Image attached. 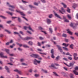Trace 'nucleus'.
Returning <instances> with one entry per match:
<instances>
[{
  "label": "nucleus",
  "mask_w": 78,
  "mask_h": 78,
  "mask_svg": "<svg viewBox=\"0 0 78 78\" xmlns=\"http://www.w3.org/2000/svg\"><path fill=\"white\" fill-rule=\"evenodd\" d=\"M49 30L51 33H52L53 32V30H52V29L51 28H49Z\"/></svg>",
  "instance_id": "nucleus-39"
},
{
  "label": "nucleus",
  "mask_w": 78,
  "mask_h": 78,
  "mask_svg": "<svg viewBox=\"0 0 78 78\" xmlns=\"http://www.w3.org/2000/svg\"><path fill=\"white\" fill-rule=\"evenodd\" d=\"M9 55L10 56H14V54H9Z\"/></svg>",
  "instance_id": "nucleus-45"
},
{
  "label": "nucleus",
  "mask_w": 78,
  "mask_h": 78,
  "mask_svg": "<svg viewBox=\"0 0 78 78\" xmlns=\"http://www.w3.org/2000/svg\"><path fill=\"white\" fill-rule=\"evenodd\" d=\"M5 51L6 52V53H8V54H9V49H5Z\"/></svg>",
  "instance_id": "nucleus-30"
},
{
  "label": "nucleus",
  "mask_w": 78,
  "mask_h": 78,
  "mask_svg": "<svg viewBox=\"0 0 78 78\" xmlns=\"http://www.w3.org/2000/svg\"><path fill=\"white\" fill-rule=\"evenodd\" d=\"M28 28L29 30H30V31H32L33 32H34V30H33V29L32 28H31V27H30V26H29Z\"/></svg>",
  "instance_id": "nucleus-13"
},
{
  "label": "nucleus",
  "mask_w": 78,
  "mask_h": 78,
  "mask_svg": "<svg viewBox=\"0 0 78 78\" xmlns=\"http://www.w3.org/2000/svg\"><path fill=\"white\" fill-rule=\"evenodd\" d=\"M30 56L32 57H34V58H37L39 57V55L37 54H32Z\"/></svg>",
  "instance_id": "nucleus-6"
},
{
  "label": "nucleus",
  "mask_w": 78,
  "mask_h": 78,
  "mask_svg": "<svg viewBox=\"0 0 78 78\" xmlns=\"http://www.w3.org/2000/svg\"><path fill=\"white\" fill-rule=\"evenodd\" d=\"M41 71H43V72L44 73H48L47 71L45 70H44L43 69H41Z\"/></svg>",
  "instance_id": "nucleus-21"
},
{
  "label": "nucleus",
  "mask_w": 78,
  "mask_h": 78,
  "mask_svg": "<svg viewBox=\"0 0 78 78\" xmlns=\"http://www.w3.org/2000/svg\"><path fill=\"white\" fill-rule=\"evenodd\" d=\"M63 49H64V50H66V51H68V50H69V49H68V48H67L66 47H63Z\"/></svg>",
  "instance_id": "nucleus-29"
},
{
  "label": "nucleus",
  "mask_w": 78,
  "mask_h": 78,
  "mask_svg": "<svg viewBox=\"0 0 78 78\" xmlns=\"http://www.w3.org/2000/svg\"><path fill=\"white\" fill-rule=\"evenodd\" d=\"M5 31H6V32H7V33H8L9 34H11V32L7 30H5Z\"/></svg>",
  "instance_id": "nucleus-27"
},
{
  "label": "nucleus",
  "mask_w": 78,
  "mask_h": 78,
  "mask_svg": "<svg viewBox=\"0 0 78 78\" xmlns=\"http://www.w3.org/2000/svg\"><path fill=\"white\" fill-rule=\"evenodd\" d=\"M75 70H78V66L76 67L75 68Z\"/></svg>",
  "instance_id": "nucleus-46"
},
{
  "label": "nucleus",
  "mask_w": 78,
  "mask_h": 78,
  "mask_svg": "<svg viewBox=\"0 0 78 78\" xmlns=\"http://www.w3.org/2000/svg\"><path fill=\"white\" fill-rule=\"evenodd\" d=\"M6 12L7 13H8V14H10V15H11V16H12L13 13H11V12H9L8 11H7Z\"/></svg>",
  "instance_id": "nucleus-24"
},
{
  "label": "nucleus",
  "mask_w": 78,
  "mask_h": 78,
  "mask_svg": "<svg viewBox=\"0 0 78 78\" xmlns=\"http://www.w3.org/2000/svg\"><path fill=\"white\" fill-rule=\"evenodd\" d=\"M41 63V61H38L36 60V59H35L34 60V64H35V65H37L38 64H40Z\"/></svg>",
  "instance_id": "nucleus-2"
},
{
  "label": "nucleus",
  "mask_w": 78,
  "mask_h": 78,
  "mask_svg": "<svg viewBox=\"0 0 78 78\" xmlns=\"http://www.w3.org/2000/svg\"><path fill=\"white\" fill-rule=\"evenodd\" d=\"M67 12H70V10L69 9V8H67Z\"/></svg>",
  "instance_id": "nucleus-42"
},
{
  "label": "nucleus",
  "mask_w": 78,
  "mask_h": 78,
  "mask_svg": "<svg viewBox=\"0 0 78 78\" xmlns=\"http://www.w3.org/2000/svg\"><path fill=\"white\" fill-rule=\"evenodd\" d=\"M52 16H53V15L51 14L49 16V18H51V17H52Z\"/></svg>",
  "instance_id": "nucleus-44"
},
{
  "label": "nucleus",
  "mask_w": 78,
  "mask_h": 78,
  "mask_svg": "<svg viewBox=\"0 0 78 78\" xmlns=\"http://www.w3.org/2000/svg\"><path fill=\"white\" fill-rule=\"evenodd\" d=\"M16 44L17 45H19L20 47H22V44H20L18 43H17Z\"/></svg>",
  "instance_id": "nucleus-37"
},
{
  "label": "nucleus",
  "mask_w": 78,
  "mask_h": 78,
  "mask_svg": "<svg viewBox=\"0 0 78 78\" xmlns=\"http://www.w3.org/2000/svg\"><path fill=\"white\" fill-rule=\"evenodd\" d=\"M16 11L17 12H19V13H20L21 15L23 16H25V14H24L23 12H21L20 10H16Z\"/></svg>",
  "instance_id": "nucleus-9"
},
{
  "label": "nucleus",
  "mask_w": 78,
  "mask_h": 78,
  "mask_svg": "<svg viewBox=\"0 0 78 78\" xmlns=\"http://www.w3.org/2000/svg\"><path fill=\"white\" fill-rule=\"evenodd\" d=\"M65 42H69V40H68V39H65Z\"/></svg>",
  "instance_id": "nucleus-47"
},
{
  "label": "nucleus",
  "mask_w": 78,
  "mask_h": 78,
  "mask_svg": "<svg viewBox=\"0 0 78 78\" xmlns=\"http://www.w3.org/2000/svg\"><path fill=\"white\" fill-rule=\"evenodd\" d=\"M60 58L59 56H58L57 57H56V61H58L59 59V58Z\"/></svg>",
  "instance_id": "nucleus-33"
},
{
  "label": "nucleus",
  "mask_w": 78,
  "mask_h": 78,
  "mask_svg": "<svg viewBox=\"0 0 78 78\" xmlns=\"http://www.w3.org/2000/svg\"><path fill=\"white\" fill-rule=\"evenodd\" d=\"M9 42L10 44H11V43H12V42H13V40H11Z\"/></svg>",
  "instance_id": "nucleus-53"
},
{
  "label": "nucleus",
  "mask_w": 78,
  "mask_h": 78,
  "mask_svg": "<svg viewBox=\"0 0 78 78\" xmlns=\"http://www.w3.org/2000/svg\"><path fill=\"white\" fill-rule=\"evenodd\" d=\"M14 72H17L18 73H19L20 75H22V73H21V71H20L17 69H15L14 70Z\"/></svg>",
  "instance_id": "nucleus-7"
},
{
  "label": "nucleus",
  "mask_w": 78,
  "mask_h": 78,
  "mask_svg": "<svg viewBox=\"0 0 78 78\" xmlns=\"http://www.w3.org/2000/svg\"><path fill=\"white\" fill-rule=\"evenodd\" d=\"M23 47H25V48H28L29 47V46H28L27 45L24 44L23 45Z\"/></svg>",
  "instance_id": "nucleus-34"
},
{
  "label": "nucleus",
  "mask_w": 78,
  "mask_h": 78,
  "mask_svg": "<svg viewBox=\"0 0 78 78\" xmlns=\"http://www.w3.org/2000/svg\"><path fill=\"white\" fill-rule=\"evenodd\" d=\"M70 26L71 27L73 28V29H75L76 28V24L75 23H71Z\"/></svg>",
  "instance_id": "nucleus-1"
},
{
  "label": "nucleus",
  "mask_w": 78,
  "mask_h": 78,
  "mask_svg": "<svg viewBox=\"0 0 78 78\" xmlns=\"http://www.w3.org/2000/svg\"><path fill=\"white\" fill-rule=\"evenodd\" d=\"M73 72L74 74L75 75H78V73L77 72V71H76L75 70H74L73 71Z\"/></svg>",
  "instance_id": "nucleus-18"
},
{
  "label": "nucleus",
  "mask_w": 78,
  "mask_h": 78,
  "mask_svg": "<svg viewBox=\"0 0 78 78\" xmlns=\"http://www.w3.org/2000/svg\"><path fill=\"white\" fill-rule=\"evenodd\" d=\"M22 1L23 3H28V2H27L26 1H23V0H22Z\"/></svg>",
  "instance_id": "nucleus-41"
},
{
  "label": "nucleus",
  "mask_w": 78,
  "mask_h": 78,
  "mask_svg": "<svg viewBox=\"0 0 78 78\" xmlns=\"http://www.w3.org/2000/svg\"><path fill=\"white\" fill-rule=\"evenodd\" d=\"M62 36L63 37H67V35L65 34H63L62 35Z\"/></svg>",
  "instance_id": "nucleus-49"
},
{
  "label": "nucleus",
  "mask_w": 78,
  "mask_h": 78,
  "mask_svg": "<svg viewBox=\"0 0 78 78\" xmlns=\"http://www.w3.org/2000/svg\"><path fill=\"white\" fill-rule=\"evenodd\" d=\"M53 73L54 74L55 76H59V75H58L56 73V72H53Z\"/></svg>",
  "instance_id": "nucleus-31"
},
{
  "label": "nucleus",
  "mask_w": 78,
  "mask_h": 78,
  "mask_svg": "<svg viewBox=\"0 0 78 78\" xmlns=\"http://www.w3.org/2000/svg\"><path fill=\"white\" fill-rule=\"evenodd\" d=\"M57 46L58 48V50H59L60 51H61V52H62V49H61V47L60 46L58 45H57Z\"/></svg>",
  "instance_id": "nucleus-11"
},
{
  "label": "nucleus",
  "mask_w": 78,
  "mask_h": 78,
  "mask_svg": "<svg viewBox=\"0 0 78 78\" xmlns=\"http://www.w3.org/2000/svg\"><path fill=\"white\" fill-rule=\"evenodd\" d=\"M51 53L52 54L51 57L52 58H55V56H54V51L53 49H52L51 51Z\"/></svg>",
  "instance_id": "nucleus-4"
},
{
  "label": "nucleus",
  "mask_w": 78,
  "mask_h": 78,
  "mask_svg": "<svg viewBox=\"0 0 78 78\" xmlns=\"http://www.w3.org/2000/svg\"><path fill=\"white\" fill-rule=\"evenodd\" d=\"M31 38L29 37H27L26 38V40H28V39H30Z\"/></svg>",
  "instance_id": "nucleus-60"
},
{
  "label": "nucleus",
  "mask_w": 78,
  "mask_h": 78,
  "mask_svg": "<svg viewBox=\"0 0 78 78\" xmlns=\"http://www.w3.org/2000/svg\"><path fill=\"white\" fill-rule=\"evenodd\" d=\"M22 65H23V66H27V64L24 63H22Z\"/></svg>",
  "instance_id": "nucleus-51"
},
{
  "label": "nucleus",
  "mask_w": 78,
  "mask_h": 78,
  "mask_svg": "<svg viewBox=\"0 0 78 78\" xmlns=\"http://www.w3.org/2000/svg\"><path fill=\"white\" fill-rule=\"evenodd\" d=\"M73 56H74V58L75 57H76V56H77V54L74 53L73 54Z\"/></svg>",
  "instance_id": "nucleus-36"
},
{
  "label": "nucleus",
  "mask_w": 78,
  "mask_h": 78,
  "mask_svg": "<svg viewBox=\"0 0 78 78\" xmlns=\"http://www.w3.org/2000/svg\"><path fill=\"white\" fill-rule=\"evenodd\" d=\"M74 62H73L72 63H70L69 64V65H67V66H68V67H73V64H74Z\"/></svg>",
  "instance_id": "nucleus-10"
},
{
  "label": "nucleus",
  "mask_w": 78,
  "mask_h": 78,
  "mask_svg": "<svg viewBox=\"0 0 78 78\" xmlns=\"http://www.w3.org/2000/svg\"><path fill=\"white\" fill-rule=\"evenodd\" d=\"M66 30L67 31V33H68L69 34H72V32H71L70 31V30H69V29H68L67 30Z\"/></svg>",
  "instance_id": "nucleus-14"
},
{
  "label": "nucleus",
  "mask_w": 78,
  "mask_h": 78,
  "mask_svg": "<svg viewBox=\"0 0 78 78\" xmlns=\"http://www.w3.org/2000/svg\"><path fill=\"white\" fill-rule=\"evenodd\" d=\"M69 45H70V44H66V43H63L62 44V45H64V46H65V47H67L68 46H69Z\"/></svg>",
  "instance_id": "nucleus-16"
},
{
  "label": "nucleus",
  "mask_w": 78,
  "mask_h": 78,
  "mask_svg": "<svg viewBox=\"0 0 78 78\" xmlns=\"http://www.w3.org/2000/svg\"><path fill=\"white\" fill-rule=\"evenodd\" d=\"M64 22H69V20L66 19L64 20Z\"/></svg>",
  "instance_id": "nucleus-38"
},
{
  "label": "nucleus",
  "mask_w": 78,
  "mask_h": 78,
  "mask_svg": "<svg viewBox=\"0 0 78 78\" xmlns=\"http://www.w3.org/2000/svg\"><path fill=\"white\" fill-rule=\"evenodd\" d=\"M61 4L62 5H63L64 8H67V5L65 4L64 3H62Z\"/></svg>",
  "instance_id": "nucleus-17"
},
{
  "label": "nucleus",
  "mask_w": 78,
  "mask_h": 78,
  "mask_svg": "<svg viewBox=\"0 0 78 78\" xmlns=\"http://www.w3.org/2000/svg\"><path fill=\"white\" fill-rule=\"evenodd\" d=\"M7 5L8 6H9V7H10V8H13V9L15 8V6L10 5V4L8 2H7Z\"/></svg>",
  "instance_id": "nucleus-5"
},
{
  "label": "nucleus",
  "mask_w": 78,
  "mask_h": 78,
  "mask_svg": "<svg viewBox=\"0 0 78 78\" xmlns=\"http://www.w3.org/2000/svg\"><path fill=\"white\" fill-rule=\"evenodd\" d=\"M24 30H27V28H28L27 27H26V26H24Z\"/></svg>",
  "instance_id": "nucleus-61"
},
{
  "label": "nucleus",
  "mask_w": 78,
  "mask_h": 78,
  "mask_svg": "<svg viewBox=\"0 0 78 78\" xmlns=\"http://www.w3.org/2000/svg\"><path fill=\"white\" fill-rule=\"evenodd\" d=\"M68 58L70 60H72V58L71 57H68Z\"/></svg>",
  "instance_id": "nucleus-57"
},
{
  "label": "nucleus",
  "mask_w": 78,
  "mask_h": 78,
  "mask_svg": "<svg viewBox=\"0 0 78 78\" xmlns=\"http://www.w3.org/2000/svg\"><path fill=\"white\" fill-rule=\"evenodd\" d=\"M67 17L69 19H72V17H71V16H70V15L68 14L67 15Z\"/></svg>",
  "instance_id": "nucleus-26"
},
{
  "label": "nucleus",
  "mask_w": 78,
  "mask_h": 78,
  "mask_svg": "<svg viewBox=\"0 0 78 78\" xmlns=\"http://www.w3.org/2000/svg\"><path fill=\"white\" fill-rule=\"evenodd\" d=\"M61 10H59V12H60L61 13V14H64L62 12H65V10H64V8H63V7H62L61 8Z\"/></svg>",
  "instance_id": "nucleus-8"
},
{
  "label": "nucleus",
  "mask_w": 78,
  "mask_h": 78,
  "mask_svg": "<svg viewBox=\"0 0 78 78\" xmlns=\"http://www.w3.org/2000/svg\"><path fill=\"white\" fill-rule=\"evenodd\" d=\"M54 65H55V66H59V65L57 63H55Z\"/></svg>",
  "instance_id": "nucleus-63"
},
{
  "label": "nucleus",
  "mask_w": 78,
  "mask_h": 78,
  "mask_svg": "<svg viewBox=\"0 0 78 78\" xmlns=\"http://www.w3.org/2000/svg\"><path fill=\"white\" fill-rule=\"evenodd\" d=\"M20 33H21V34H22V35H24V34H23V32L22 31H20Z\"/></svg>",
  "instance_id": "nucleus-62"
},
{
  "label": "nucleus",
  "mask_w": 78,
  "mask_h": 78,
  "mask_svg": "<svg viewBox=\"0 0 78 78\" xmlns=\"http://www.w3.org/2000/svg\"><path fill=\"white\" fill-rule=\"evenodd\" d=\"M38 29L39 30H43V28L41 27H38Z\"/></svg>",
  "instance_id": "nucleus-50"
},
{
  "label": "nucleus",
  "mask_w": 78,
  "mask_h": 78,
  "mask_svg": "<svg viewBox=\"0 0 78 78\" xmlns=\"http://www.w3.org/2000/svg\"><path fill=\"white\" fill-rule=\"evenodd\" d=\"M5 69H6V70H7V71H8V72H9V69L8 68V67L5 66Z\"/></svg>",
  "instance_id": "nucleus-25"
},
{
  "label": "nucleus",
  "mask_w": 78,
  "mask_h": 78,
  "mask_svg": "<svg viewBox=\"0 0 78 78\" xmlns=\"http://www.w3.org/2000/svg\"><path fill=\"white\" fill-rule=\"evenodd\" d=\"M28 44L29 45H32L33 43L32 41H30L28 42Z\"/></svg>",
  "instance_id": "nucleus-19"
},
{
  "label": "nucleus",
  "mask_w": 78,
  "mask_h": 78,
  "mask_svg": "<svg viewBox=\"0 0 78 78\" xmlns=\"http://www.w3.org/2000/svg\"><path fill=\"white\" fill-rule=\"evenodd\" d=\"M38 51H42V49H37Z\"/></svg>",
  "instance_id": "nucleus-56"
},
{
  "label": "nucleus",
  "mask_w": 78,
  "mask_h": 78,
  "mask_svg": "<svg viewBox=\"0 0 78 78\" xmlns=\"http://www.w3.org/2000/svg\"><path fill=\"white\" fill-rule=\"evenodd\" d=\"M34 5H37H37H38V3H37L36 2H35L34 3Z\"/></svg>",
  "instance_id": "nucleus-64"
},
{
  "label": "nucleus",
  "mask_w": 78,
  "mask_h": 78,
  "mask_svg": "<svg viewBox=\"0 0 78 78\" xmlns=\"http://www.w3.org/2000/svg\"><path fill=\"white\" fill-rule=\"evenodd\" d=\"M55 16L57 17H58V18H59L60 19H61V17H60V16H59V15H57V14L55 13Z\"/></svg>",
  "instance_id": "nucleus-20"
},
{
  "label": "nucleus",
  "mask_w": 78,
  "mask_h": 78,
  "mask_svg": "<svg viewBox=\"0 0 78 78\" xmlns=\"http://www.w3.org/2000/svg\"><path fill=\"white\" fill-rule=\"evenodd\" d=\"M74 59L75 60H77V59H78V57H74Z\"/></svg>",
  "instance_id": "nucleus-54"
},
{
  "label": "nucleus",
  "mask_w": 78,
  "mask_h": 78,
  "mask_svg": "<svg viewBox=\"0 0 78 78\" xmlns=\"http://www.w3.org/2000/svg\"><path fill=\"white\" fill-rule=\"evenodd\" d=\"M18 50H19V51H22V49L20 48H18Z\"/></svg>",
  "instance_id": "nucleus-40"
},
{
  "label": "nucleus",
  "mask_w": 78,
  "mask_h": 78,
  "mask_svg": "<svg viewBox=\"0 0 78 78\" xmlns=\"http://www.w3.org/2000/svg\"><path fill=\"white\" fill-rule=\"evenodd\" d=\"M27 33H29V34H31V33L30 32V31H27Z\"/></svg>",
  "instance_id": "nucleus-59"
},
{
  "label": "nucleus",
  "mask_w": 78,
  "mask_h": 78,
  "mask_svg": "<svg viewBox=\"0 0 78 78\" xmlns=\"http://www.w3.org/2000/svg\"><path fill=\"white\" fill-rule=\"evenodd\" d=\"M14 34H18V35H19V36L20 37H21L20 36V35H19V34L17 32H14Z\"/></svg>",
  "instance_id": "nucleus-32"
},
{
  "label": "nucleus",
  "mask_w": 78,
  "mask_h": 78,
  "mask_svg": "<svg viewBox=\"0 0 78 78\" xmlns=\"http://www.w3.org/2000/svg\"><path fill=\"white\" fill-rule=\"evenodd\" d=\"M51 20L49 19H47V22L48 24H50V23H51Z\"/></svg>",
  "instance_id": "nucleus-12"
},
{
  "label": "nucleus",
  "mask_w": 78,
  "mask_h": 78,
  "mask_svg": "<svg viewBox=\"0 0 78 78\" xmlns=\"http://www.w3.org/2000/svg\"><path fill=\"white\" fill-rule=\"evenodd\" d=\"M0 27L2 28H3V25L0 24Z\"/></svg>",
  "instance_id": "nucleus-58"
},
{
  "label": "nucleus",
  "mask_w": 78,
  "mask_h": 78,
  "mask_svg": "<svg viewBox=\"0 0 78 78\" xmlns=\"http://www.w3.org/2000/svg\"><path fill=\"white\" fill-rule=\"evenodd\" d=\"M70 75H71L70 76V78H74L73 77V76H73V74L71 73V74H70Z\"/></svg>",
  "instance_id": "nucleus-43"
},
{
  "label": "nucleus",
  "mask_w": 78,
  "mask_h": 78,
  "mask_svg": "<svg viewBox=\"0 0 78 78\" xmlns=\"http://www.w3.org/2000/svg\"><path fill=\"white\" fill-rule=\"evenodd\" d=\"M74 46V45L73 44H71V45L70 46V47L72 49H73V46Z\"/></svg>",
  "instance_id": "nucleus-23"
},
{
  "label": "nucleus",
  "mask_w": 78,
  "mask_h": 78,
  "mask_svg": "<svg viewBox=\"0 0 78 78\" xmlns=\"http://www.w3.org/2000/svg\"><path fill=\"white\" fill-rule=\"evenodd\" d=\"M49 67H53V68H54V69H57V68H56L55 67V65H54V64H51V66H49Z\"/></svg>",
  "instance_id": "nucleus-15"
},
{
  "label": "nucleus",
  "mask_w": 78,
  "mask_h": 78,
  "mask_svg": "<svg viewBox=\"0 0 78 78\" xmlns=\"http://www.w3.org/2000/svg\"><path fill=\"white\" fill-rule=\"evenodd\" d=\"M41 1H42V3H45V2H46L45 1V0H41Z\"/></svg>",
  "instance_id": "nucleus-52"
},
{
  "label": "nucleus",
  "mask_w": 78,
  "mask_h": 78,
  "mask_svg": "<svg viewBox=\"0 0 78 78\" xmlns=\"http://www.w3.org/2000/svg\"><path fill=\"white\" fill-rule=\"evenodd\" d=\"M37 58L38 59H39V60H42V58L41 57L39 56V55Z\"/></svg>",
  "instance_id": "nucleus-35"
},
{
  "label": "nucleus",
  "mask_w": 78,
  "mask_h": 78,
  "mask_svg": "<svg viewBox=\"0 0 78 78\" xmlns=\"http://www.w3.org/2000/svg\"><path fill=\"white\" fill-rule=\"evenodd\" d=\"M39 76V74H35V76L37 77V76Z\"/></svg>",
  "instance_id": "nucleus-48"
},
{
  "label": "nucleus",
  "mask_w": 78,
  "mask_h": 78,
  "mask_svg": "<svg viewBox=\"0 0 78 78\" xmlns=\"http://www.w3.org/2000/svg\"><path fill=\"white\" fill-rule=\"evenodd\" d=\"M62 74L63 75H64V76H65V75H66V73H64V72H62Z\"/></svg>",
  "instance_id": "nucleus-55"
},
{
  "label": "nucleus",
  "mask_w": 78,
  "mask_h": 78,
  "mask_svg": "<svg viewBox=\"0 0 78 78\" xmlns=\"http://www.w3.org/2000/svg\"><path fill=\"white\" fill-rule=\"evenodd\" d=\"M0 17H2V18H3V19H6V17H5L3 16H2V15H0Z\"/></svg>",
  "instance_id": "nucleus-28"
},
{
  "label": "nucleus",
  "mask_w": 78,
  "mask_h": 78,
  "mask_svg": "<svg viewBox=\"0 0 78 78\" xmlns=\"http://www.w3.org/2000/svg\"><path fill=\"white\" fill-rule=\"evenodd\" d=\"M3 55H4V54L3 53L1 52L0 53V56L1 58H8V56L6 55L4 56Z\"/></svg>",
  "instance_id": "nucleus-3"
},
{
  "label": "nucleus",
  "mask_w": 78,
  "mask_h": 78,
  "mask_svg": "<svg viewBox=\"0 0 78 78\" xmlns=\"http://www.w3.org/2000/svg\"><path fill=\"white\" fill-rule=\"evenodd\" d=\"M76 7V4H74L73 5V8H74V9H75Z\"/></svg>",
  "instance_id": "nucleus-22"
}]
</instances>
